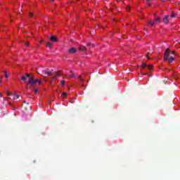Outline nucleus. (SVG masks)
Masks as SVG:
<instances>
[{
  "label": "nucleus",
  "mask_w": 180,
  "mask_h": 180,
  "mask_svg": "<svg viewBox=\"0 0 180 180\" xmlns=\"http://www.w3.org/2000/svg\"><path fill=\"white\" fill-rule=\"evenodd\" d=\"M141 67L142 68H146L147 67V65L146 63H142Z\"/></svg>",
  "instance_id": "obj_11"
},
{
  "label": "nucleus",
  "mask_w": 180,
  "mask_h": 180,
  "mask_svg": "<svg viewBox=\"0 0 180 180\" xmlns=\"http://www.w3.org/2000/svg\"><path fill=\"white\" fill-rule=\"evenodd\" d=\"M61 85H64L65 84V81L64 80H62L61 82H60Z\"/></svg>",
  "instance_id": "obj_19"
},
{
  "label": "nucleus",
  "mask_w": 180,
  "mask_h": 180,
  "mask_svg": "<svg viewBox=\"0 0 180 180\" xmlns=\"http://www.w3.org/2000/svg\"><path fill=\"white\" fill-rule=\"evenodd\" d=\"M171 54L174 56L175 54V51L171 52L169 49H167L165 52L164 60L165 61H168V63H173L174 60H175V58H174V56H171Z\"/></svg>",
  "instance_id": "obj_2"
},
{
  "label": "nucleus",
  "mask_w": 180,
  "mask_h": 180,
  "mask_svg": "<svg viewBox=\"0 0 180 180\" xmlns=\"http://www.w3.org/2000/svg\"><path fill=\"white\" fill-rule=\"evenodd\" d=\"M148 60H150V52L146 56Z\"/></svg>",
  "instance_id": "obj_18"
},
{
  "label": "nucleus",
  "mask_w": 180,
  "mask_h": 180,
  "mask_svg": "<svg viewBox=\"0 0 180 180\" xmlns=\"http://www.w3.org/2000/svg\"><path fill=\"white\" fill-rule=\"evenodd\" d=\"M148 70H153V65H149L148 66Z\"/></svg>",
  "instance_id": "obj_13"
},
{
  "label": "nucleus",
  "mask_w": 180,
  "mask_h": 180,
  "mask_svg": "<svg viewBox=\"0 0 180 180\" xmlns=\"http://www.w3.org/2000/svg\"><path fill=\"white\" fill-rule=\"evenodd\" d=\"M79 50H82L83 51H86V47H85L84 46H80L79 47Z\"/></svg>",
  "instance_id": "obj_9"
},
{
  "label": "nucleus",
  "mask_w": 180,
  "mask_h": 180,
  "mask_svg": "<svg viewBox=\"0 0 180 180\" xmlns=\"http://www.w3.org/2000/svg\"><path fill=\"white\" fill-rule=\"evenodd\" d=\"M77 50L75 48H71L68 49V53H70V54H74V53H77Z\"/></svg>",
  "instance_id": "obj_7"
},
{
  "label": "nucleus",
  "mask_w": 180,
  "mask_h": 180,
  "mask_svg": "<svg viewBox=\"0 0 180 180\" xmlns=\"http://www.w3.org/2000/svg\"><path fill=\"white\" fill-rule=\"evenodd\" d=\"M34 91L35 94H37V92H39V89H35L34 90Z\"/></svg>",
  "instance_id": "obj_21"
},
{
  "label": "nucleus",
  "mask_w": 180,
  "mask_h": 180,
  "mask_svg": "<svg viewBox=\"0 0 180 180\" xmlns=\"http://www.w3.org/2000/svg\"><path fill=\"white\" fill-rule=\"evenodd\" d=\"M46 46L48 47H51V44L50 42H47Z\"/></svg>",
  "instance_id": "obj_16"
},
{
  "label": "nucleus",
  "mask_w": 180,
  "mask_h": 180,
  "mask_svg": "<svg viewBox=\"0 0 180 180\" xmlns=\"http://www.w3.org/2000/svg\"><path fill=\"white\" fill-rule=\"evenodd\" d=\"M63 95L64 98H67V93L64 92V93H63Z\"/></svg>",
  "instance_id": "obj_20"
},
{
  "label": "nucleus",
  "mask_w": 180,
  "mask_h": 180,
  "mask_svg": "<svg viewBox=\"0 0 180 180\" xmlns=\"http://www.w3.org/2000/svg\"><path fill=\"white\" fill-rule=\"evenodd\" d=\"M6 71H4V75L6 78H8L9 76L8 75V74L6 73Z\"/></svg>",
  "instance_id": "obj_14"
},
{
  "label": "nucleus",
  "mask_w": 180,
  "mask_h": 180,
  "mask_svg": "<svg viewBox=\"0 0 180 180\" xmlns=\"http://www.w3.org/2000/svg\"><path fill=\"white\" fill-rule=\"evenodd\" d=\"M87 46H88V47H89V46H91V47H95V45H94V44H92L91 43H88Z\"/></svg>",
  "instance_id": "obj_12"
},
{
  "label": "nucleus",
  "mask_w": 180,
  "mask_h": 180,
  "mask_svg": "<svg viewBox=\"0 0 180 180\" xmlns=\"http://www.w3.org/2000/svg\"><path fill=\"white\" fill-rule=\"evenodd\" d=\"M51 2H53L54 0H51Z\"/></svg>",
  "instance_id": "obj_28"
},
{
  "label": "nucleus",
  "mask_w": 180,
  "mask_h": 180,
  "mask_svg": "<svg viewBox=\"0 0 180 180\" xmlns=\"http://www.w3.org/2000/svg\"><path fill=\"white\" fill-rule=\"evenodd\" d=\"M27 89H30V88H27Z\"/></svg>",
  "instance_id": "obj_29"
},
{
  "label": "nucleus",
  "mask_w": 180,
  "mask_h": 180,
  "mask_svg": "<svg viewBox=\"0 0 180 180\" xmlns=\"http://www.w3.org/2000/svg\"><path fill=\"white\" fill-rule=\"evenodd\" d=\"M168 18H169V15H167L163 18L162 22L165 23V25H168L169 23V20H168Z\"/></svg>",
  "instance_id": "obj_6"
},
{
  "label": "nucleus",
  "mask_w": 180,
  "mask_h": 180,
  "mask_svg": "<svg viewBox=\"0 0 180 180\" xmlns=\"http://www.w3.org/2000/svg\"><path fill=\"white\" fill-rule=\"evenodd\" d=\"M0 98H2V94H0Z\"/></svg>",
  "instance_id": "obj_25"
},
{
  "label": "nucleus",
  "mask_w": 180,
  "mask_h": 180,
  "mask_svg": "<svg viewBox=\"0 0 180 180\" xmlns=\"http://www.w3.org/2000/svg\"><path fill=\"white\" fill-rule=\"evenodd\" d=\"M128 11H130V8L129 7H128Z\"/></svg>",
  "instance_id": "obj_27"
},
{
  "label": "nucleus",
  "mask_w": 180,
  "mask_h": 180,
  "mask_svg": "<svg viewBox=\"0 0 180 180\" xmlns=\"http://www.w3.org/2000/svg\"><path fill=\"white\" fill-rule=\"evenodd\" d=\"M156 22H161V20H160V18H156L153 21H149L148 22V25L149 26H154L155 25Z\"/></svg>",
  "instance_id": "obj_5"
},
{
  "label": "nucleus",
  "mask_w": 180,
  "mask_h": 180,
  "mask_svg": "<svg viewBox=\"0 0 180 180\" xmlns=\"http://www.w3.org/2000/svg\"><path fill=\"white\" fill-rule=\"evenodd\" d=\"M30 16H33V13H30Z\"/></svg>",
  "instance_id": "obj_24"
},
{
  "label": "nucleus",
  "mask_w": 180,
  "mask_h": 180,
  "mask_svg": "<svg viewBox=\"0 0 180 180\" xmlns=\"http://www.w3.org/2000/svg\"><path fill=\"white\" fill-rule=\"evenodd\" d=\"M79 79L81 81H84V78H82V76H79Z\"/></svg>",
  "instance_id": "obj_17"
},
{
  "label": "nucleus",
  "mask_w": 180,
  "mask_h": 180,
  "mask_svg": "<svg viewBox=\"0 0 180 180\" xmlns=\"http://www.w3.org/2000/svg\"><path fill=\"white\" fill-rule=\"evenodd\" d=\"M38 74H40L43 77H49L53 74V69H48L47 70H44L42 68L38 69Z\"/></svg>",
  "instance_id": "obj_3"
},
{
  "label": "nucleus",
  "mask_w": 180,
  "mask_h": 180,
  "mask_svg": "<svg viewBox=\"0 0 180 180\" xmlns=\"http://www.w3.org/2000/svg\"><path fill=\"white\" fill-rule=\"evenodd\" d=\"M69 76L70 77H74V73H72V72H70Z\"/></svg>",
  "instance_id": "obj_15"
},
{
  "label": "nucleus",
  "mask_w": 180,
  "mask_h": 180,
  "mask_svg": "<svg viewBox=\"0 0 180 180\" xmlns=\"http://www.w3.org/2000/svg\"><path fill=\"white\" fill-rule=\"evenodd\" d=\"M148 2H150V1H151V0H146Z\"/></svg>",
  "instance_id": "obj_26"
},
{
  "label": "nucleus",
  "mask_w": 180,
  "mask_h": 180,
  "mask_svg": "<svg viewBox=\"0 0 180 180\" xmlns=\"http://www.w3.org/2000/svg\"><path fill=\"white\" fill-rule=\"evenodd\" d=\"M25 46H27V47H29V43L27 42V43L25 44Z\"/></svg>",
  "instance_id": "obj_23"
},
{
  "label": "nucleus",
  "mask_w": 180,
  "mask_h": 180,
  "mask_svg": "<svg viewBox=\"0 0 180 180\" xmlns=\"http://www.w3.org/2000/svg\"><path fill=\"white\" fill-rule=\"evenodd\" d=\"M170 16H171V18H175V14L172 13Z\"/></svg>",
  "instance_id": "obj_22"
},
{
  "label": "nucleus",
  "mask_w": 180,
  "mask_h": 180,
  "mask_svg": "<svg viewBox=\"0 0 180 180\" xmlns=\"http://www.w3.org/2000/svg\"><path fill=\"white\" fill-rule=\"evenodd\" d=\"M57 77H60V75H58V73L56 74V77H51V81H56V78H57Z\"/></svg>",
  "instance_id": "obj_10"
},
{
  "label": "nucleus",
  "mask_w": 180,
  "mask_h": 180,
  "mask_svg": "<svg viewBox=\"0 0 180 180\" xmlns=\"http://www.w3.org/2000/svg\"><path fill=\"white\" fill-rule=\"evenodd\" d=\"M7 96H8L9 99H13V101H15V99H19V95H11V93L8 92Z\"/></svg>",
  "instance_id": "obj_4"
},
{
  "label": "nucleus",
  "mask_w": 180,
  "mask_h": 180,
  "mask_svg": "<svg viewBox=\"0 0 180 180\" xmlns=\"http://www.w3.org/2000/svg\"><path fill=\"white\" fill-rule=\"evenodd\" d=\"M28 79V83L31 86H36V84H39V85L41 84V80L36 79L34 77L30 78V75L26 74L25 75L22 76L21 77L22 81H26Z\"/></svg>",
  "instance_id": "obj_1"
},
{
  "label": "nucleus",
  "mask_w": 180,
  "mask_h": 180,
  "mask_svg": "<svg viewBox=\"0 0 180 180\" xmlns=\"http://www.w3.org/2000/svg\"><path fill=\"white\" fill-rule=\"evenodd\" d=\"M51 41H58V38L57 37H55L54 35H52L51 37Z\"/></svg>",
  "instance_id": "obj_8"
}]
</instances>
